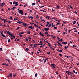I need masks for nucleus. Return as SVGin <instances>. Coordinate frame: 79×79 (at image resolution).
<instances>
[{
  "mask_svg": "<svg viewBox=\"0 0 79 79\" xmlns=\"http://www.w3.org/2000/svg\"><path fill=\"white\" fill-rule=\"evenodd\" d=\"M14 20L15 21H16V20H17V21H19V20L18 19L16 18H14Z\"/></svg>",
  "mask_w": 79,
  "mask_h": 79,
  "instance_id": "a211bd4d",
  "label": "nucleus"
},
{
  "mask_svg": "<svg viewBox=\"0 0 79 79\" xmlns=\"http://www.w3.org/2000/svg\"><path fill=\"white\" fill-rule=\"evenodd\" d=\"M48 37H50V36L52 37H53V35H50V34L48 35Z\"/></svg>",
  "mask_w": 79,
  "mask_h": 79,
  "instance_id": "6ab92c4d",
  "label": "nucleus"
},
{
  "mask_svg": "<svg viewBox=\"0 0 79 79\" xmlns=\"http://www.w3.org/2000/svg\"><path fill=\"white\" fill-rule=\"evenodd\" d=\"M15 8H16V7H13V8H12V10H14V9H15Z\"/></svg>",
  "mask_w": 79,
  "mask_h": 79,
  "instance_id": "8fccbe9b",
  "label": "nucleus"
},
{
  "mask_svg": "<svg viewBox=\"0 0 79 79\" xmlns=\"http://www.w3.org/2000/svg\"><path fill=\"white\" fill-rule=\"evenodd\" d=\"M0 32L1 34H2V35L3 37L6 38V36H5V35H3V31H0Z\"/></svg>",
  "mask_w": 79,
  "mask_h": 79,
  "instance_id": "7ed1b4c3",
  "label": "nucleus"
},
{
  "mask_svg": "<svg viewBox=\"0 0 79 79\" xmlns=\"http://www.w3.org/2000/svg\"><path fill=\"white\" fill-rule=\"evenodd\" d=\"M72 6H71L70 5V8H72Z\"/></svg>",
  "mask_w": 79,
  "mask_h": 79,
  "instance_id": "69168bd1",
  "label": "nucleus"
},
{
  "mask_svg": "<svg viewBox=\"0 0 79 79\" xmlns=\"http://www.w3.org/2000/svg\"><path fill=\"white\" fill-rule=\"evenodd\" d=\"M17 69V70H20V71H23V69Z\"/></svg>",
  "mask_w": 79,
  "mask_h": 79,
  "instance_id": "c85d7f7f",
  "label": "nucleus"
},
{
  "mask_svg": "<svg viewBox=\"0 0 79 79\" xmlns=\"http://www.w3.org/2000/svg\"><path fill=\"white\" fill-rule=\"evenodd\" d=\"M15 5L16 6H18V4L17 3L15 4Z\"/></svg>",
  "mask_w": 79,
  "mask_h": 79,
  "instance_id": "49530a36",
  "label": "nucleus"
},
{
  "mask_svg": "<svg viewBox=\"0 0 79 79\" xmlns=\"http://www.w3.org/2000/svg\"><path fill=\"white\" fill-rule=\"evenodd\" d=\"M51 26H52V23L49 25L48 27H51Z\"/></svg>",
  "mask_w": 79,
  "mask_h": 79,
  "instance_id": "473e14b6",
  "label": "nucleus"
},
{
  "mask_svg": "<svg viewBox=\"0 0 79 79\" xmlns=\"http://www.w3.org/2000/svg\"><path fill=\"white\" fill-rule=\"evenodd\" d=\"M39 34L40 35H41V36H42V37H44V35L41 32H39Z\"/></svg>",
  "mask_w": 79,
  "mask_h": 79,
  "instance_id": "1a4fd4ad",
  "label": "nucleus"
},
{
  "mask_svg": "<svg viewBox=\"0 0 79 79\" xmlns=\"http://www.w3.org/2000/svg\"><path fill=\"white\" fill-rule=\"evenodd\" d=\"M25 40H26V41H27H27H28V38H26L25 39Z\"/></svg>",
  "mask_w": 79,
  "mask_h": 79,
  "instance_id": "58836bf2",
  "label": "nucleus"
},
{
  "mask_svg": "<svg viewBox=\"0 0 79 79\" xmlns=\"http://www.w3.org/2000/svg\"><path fill=\"white\" fill-rule=\"evenodd\" d=\"M10 39H9V40H8V42H10Z\"/></svg>",
  "mask_w": 79,
  "mask_h": 79,
  "instance_id": "a18cd8bd",
  "label": "nucleus"
},
{
  "mask_svg": "<svg viewBox=\"0 0 79 79\" xmlns=\"http://www.w3.org/2000/svg\"><path fill=\"white\" fill-rule=\"evenodd\" d=\"M40 43L41 44H40V45H42L43 44V43L42 42V41H40Z\"/></svg>",
  "mask_w": 79,
  "mask_h": 79,
  "instance_id": "4468645a",
  "label": "nucleus"
},
{
  "mask_svg": "<svg viewBox=\"0 0 79 79\" xmlns=\"http://www.w3.org/2000/svg\"><path fill=\"white\" fill-rule=\"evenodd\" d=\"M58 44H59V45H60L61 47H62L63 46V45H61V44L60 43V42H59V41H57L56 42Z\"/></svg>",
  "mask_w": 79,
  "mask_h": 79,
  "instance_id": "9d476101",
  "label": "nucleus"
},
{
  "mask_svg": "<svg viewBox=\"0 0 79 79\" xmlns=\"http://www.w3.org/2000/svg\"><path fill=\"white\" fill-rule=\"evenodd\" d=\"M62 44H63L64 45H66L67 44V42H62Z\"/></svg>",
  "mask_w": 79,
  "mask_h": 79,
  "instance_id": "ddd939ff",
  "label": "nucleus"
},
{
  "mask_svg": "<svg viewBox=\"0 0 79 79\" xmlns=\"http://www.w3.org/2000/svg\"><path fill=\"white\" fill-rule=\"evenodd\" d=\"M34 26H35L36 27H38V26L36 24H35L34 25Z\"/></svg>",
  "mask_w": 79,
  "mask_h": 79,
  "instance_id": "b1692460",
  "label": "nucleus"
},
{
  "mask_svg": "<svg viewBox=\"0 0 79 79\" xmlns=\"http://www.w3.org/2000/svg\"><path fill=\"white\" fill-rule=\"evenodd\" d=\"M51 66H52V67H53V68H55V66H56V65H55V64H51Z\"/></svg>",
  "mask_w": 79,
  "mask_h": 79,
  "instance_id": "0eeeda50",
  "label": "nucleus"
},
{
  "mask_svg": "<svg viewBox=\"0 0 79 79\" xmlns=\"http://www.w3.org/2000/svg\"><path fill=\"white\" fill-rule=\"evenodd\" d=\"M27 34H30V31L28 30L27 32Z\"/></svg>",
  "mask_w": 79,
  "mask_h": 79,
  "instance_id": "aec40b11",
  "label": "nucleus"
},
{
  "mask_svg": "<svg viewBox=\"0 0 79 79\" xmlns=\"http://www.w3.org/2000/svg\"><path fill=\"white\" fill-rule=\"evenodd\" d=\"M28 39H29V40H32V38H30V37H28Z\"/></svg>",
  "mask_w": 79,
  "mask_h": 79,
  "instance_id": "c9c22d12",
  "label": "nucleus"
},
{
  "mask_svg": "<svg viewBox=\"0 0 79 79\" xmlns=\"http://www.w3.org/2000/svg\"><path fill=\"white\" fill-rule=\"evenodd\" d=\"M64 48H65L64 50H66V49H67V48H69L67 47V46H65Z\"/></svg>",
  "mask_w": 79,
  "mask_h": 79,
  "instance_id": "393cba45",
  "label": "nucleus"
},
{
  "mask_svg": "<svg viewBox=\"0 0 79 79\" xmlns=\"http://www.w3.org/2000/svg\"><path fill=\"white\" fill-rule=\"evenodd\" d=\"M40 11H43V12H44V13H46V11L45 10H40Z\"/></svg>",
  "mask_w": 79,
  "mask_h": 79,
  "instance_id": "5701e85b",
  "label": "nucleus"
},
{
  "mask_svg": "<svg viewBox=\"0 0 79 79\" xmlns=\"http://www.w3.org/2000/svg\"><path fill=\"white\" fill-rule=\"evenodd\" d=\"M17 3H18V2H13V4H14L15 5L16 4H17Z\"/></svg>",
  "mask_w": 79,
  "mask_h": 79,
  "instance_id": "f3484780",
  "label": "nucleus"
},
{
  "mask_svg": "<svg viewBox=\"0 0 79 79\" xmlns=\"http://www.w3.org/2000/svg\"><path fill=\"white\" fill-rule=\"evenodd\" d=\"M8 10H9V11H10L11 10V9L10 8H8Z\"/></svg>",
  "mask_w": 79,
  "mask_h": 79,
  "instance_id": "e2e57ef3",
  "label": "nucleus"
},
{
  "mask_svg": "<svg viewBox=\"0 0 79 79\" xmlns=\"http://www.w3.org/2000/svg\"><path fill=\"white\" fill-rule=\"evenodd\" d=\"M8 77H12V74L11 73H10L8 76Z\"/></svg>",
  "mask_w": 79,
  "mask_h": 79,
  "instance_id": "f8f14e48",
  "label": "nucleus"
},
{
  "mask_svg": "<svg viewBox=\"0 0 79 79\" xmlns=\"http://www.w3.org/2000/svg\"><path fill=\"white\" fill-rule=\"evenodd\" d=\"M24 34V32H21L19 34V35H21V34Z\"/></svg>",
  "mask_w": 79,
  "mask_h": 79,
  "instance_id": "2eb2a0df",
  "label": "nucleus"
},
{
  "mask_svg": "<svg viewBox=\"0 0 79 79\" xmlns=\"http://www.w3.org/2000/svg\"><path fill=\"white\" fill-rule=\"evenodd\" d=\"M49 27H48L47 28H44V30L45 31H46V32H48V30H49Z\"/></svg>",
  "mask_w": 79,
  "mask_h": 79,
  "instance_id": "39448f33",
  "label": "nucleus"
},
{
  "mask_svg": "<svg viewBox=\"0 0 79 79\" xmlns=\"http://www.w3.org/2000/svg\"><path fill=\"white\" fill-rule=\"evenodd\" d=\"M59 55L60 56V57H62V54H59Z\"/></svg>",
  "mask_w": 79,
  "mask_h": 79,
  "instance_id": "c756f323",
  "label": "nucleus"
},
{
  "mask_svg": "<svg viewBox=\"0 0 79 79\" xmlns=\"http://www.w3.org/2000/svg\"><path fill=\"white\" fill-rule=\"evenodd\" d=\"M26 50L27 51H29V49L28 48H26Z\"/></svg>",
  "mask_w": 79,
  "mask_h": 79,
  "instance_id": "2f4dec72",
  "label": "nucleus"
},
{
  "mask_svg": "<svg viewBox=\"0 0 79 79\" xmlns=\"http://www.w3.org/2000/svg\"><path fill=\"white\" fill-rule=\"evenodd\" d=\"M36 45H35V44H34V45H33V47H34L35 48H36V46H35Z\"/></svg>",
  "mask_w": 79,
  "mask_h": 79,
  "instance_id": "09e8293b",
  "label": "nucleus"
},
{
  "mask_svg": "<svg viewBox=\"0 0 79 79\" xmlns=\"http://www.w3.org/2000/svg\"><path fill=\"white\" fill-rule=\"evenodd\" d=\"M48 18V19H50V17L49 16H46V18Z\"/></svg>",
  "mask_w": 79,
  "mask_h": 79,
  "instance_id": "412c9836",
  "label": "nucleus"
},
{
  "mask_svg": "<svg viewBox=\"0 0 79 79\" xmlns=\"http://www.w3.org/2000/svg\"><path fill=\"white\" fill-rule=\"evenodd\" d=\"M14 37V38H15V36H14V35H13L12 36V37Z\"/></svg>",
  "mask_w": 79,
  "mask_h": 79,
  "instance_id": "338daca9",
  "label": "nucleus"
},
{
  "mask_svg": "<svg viewBox=\"0 0 79 79\" xmlns=\"http://www.w3.org/2000/svg\"><path fill=\"white\" fill-rule=\"evenodd\" d=\"M32 10H30V13H32Z\"/></svg>",
  "mask_w": 79,
  "mask_h": 79,
  "instance_id": "bf43d9fd",
  "label": "nucleus"
},
{
  "mask_svg": "<svg viewBox=\"0 0 79 79\" xmlns=\"http://www.w3.org/2000/svg\"><path fill=\"white\" fill-rule=\"evenodd\" d=\"M44 42H46V43H47V44H48V41H45V40H44Z\"/></svg>",
  "mask_w": 79,
  "mask_h": 79,
  "instance_id": "c03bdc74",
  "label": "nucleus"
},
{
  "mask_svg": "<svg viewBox=\"0 0 79 79\" xmlns=\"http://www.w3.org/2000/svg\"><path fill=\"white\" fill-rule=\"evenodd\" d=\"M2 65H3L4 66H8V64H6V63H4L2 64Z\"/></svg>",
  "mask_w": 79,
  "mask_h": 79,
  "instance_id": "423d86ee",
  "label": "nucleus"
},
{
  "mask_svg": "<svg viewBox=\"0 0 79 79\" xmlns=\"http://www.w3.org/2000/svg\"><path fill=\"white\" fill-rule=\"evenodd\" d=\"M1 11H4V10H3V9H1Z\"/></svg>",
  "mask_w": 79,
  "mask_h": 79,
  "instance_id": "052dcab7",
  "label": "nucleus"
},
{
  "mask_svg": "<svg viewBox=\"0 0 79 79\" xmlns=\"http://www.w3.org/2000/svg\"><path fill=\"white\" fill-rule=\"evenodd\" d=\"M48 23H47L46 25V27H47V26H48Z\"/></svg>",
  "mask_w": 79,
  "mask_h": 79,
  "instance_id": "864d4df0",
  "label": "nucleus"
},
{
  "mask_svg": "<svg viewBox=\"0 0 79 79\" xmlns=\"http://www.w3.org/2000/svg\"><path fill=\"white\" fill-rule=\"evenodd\" d=\"M4 5H3L2 3L0 5V6L1 7H3V6H4Z\"/></svg>",
  "mask_w": 79,
  "mask_h": 79,
  "instance_id": "4be33fe9",
  "label": "nucleus"
},
{
  "mask_svg": "<svg viewBox=\"0 0 79 79\" xmlns=\"http://www.w3.org/2000/svg\"><path fill=\"white\" fill-rule=\"evenodd\" d=\"M48 45H49V47H50V48H51V47H51V45H50V43H48Z\"/></svg>",
  "mask_w": 79,
  "mask_h": 79,
  "instance_id": "a878e982",
  "label": "nucleus"
},
{
  "mask_svg": "<svg viewBox=\"0 0 79 79\" xmlns=\"http://www.w3.org/2000/svg\"><path fill=\"white\" fill-rule=\"evenodd\" d=\"M59 41H60V42H62V41H63V39H60V40H59Z\"/></svg>",
  "mask_w": 79,
  "mask_h": 79,
  "instance_id": "72a5a7b5",
  "label": "nucleus"
},
{
  "mask_svg": "<svg viewBox=\"0 0 79 79\" xmlns=\"http://www.w3.org/2000/svg\"><path fill=\"white\" fill-rule=\"evenodd\" d=\"M58 52H62V50L59 49H57Z\"/></svg>",
  "mask_w": 79,
  "mask_h": 79,
  "instance_id": "dca6fc26",
  "label": "nucleus"
},
{
  "mask_svg": "<svg viewBox=\"0 0 79 79\" xmlns=\"http://www.w3.org/2000/svg\"><path fill=\"white\" fill-rule=\"evenodd\" d=\"M23 26H27L28 25H27V24H26V23H23Z\"/></svg>",
  "mask_w": 79,
  "mask_h": 79,
  "instance_id": "6e6552de",
  "label": "nucleus"
},
{
  "mask_svg": "<svg viewBox=\"0 0 79 79\" xmlns=\"http://www.w3.org/2000/svg\"><path fill=\"white\" fill-rule=\"evenodd\" d=\"M0 19L1 20H3V21H4V23H5V21H6V22H8V21L7 20H6V19H3L1 18Z\"/></svg>",
  "mask_w": 79,
  "mask_h": 79,
  "instance_id": "20e7f679",
  "label": "nucleus"
},
{
  "mask_svg": "<svg viewBox=\"0 0 79 79\" xmlns=\"http://www.w3.org/2000/svg\"><path fill=\"white\" fill-rule=\"evenodd\" d=\"M23 23V21L21 22V21H20L17 22V23H19V24H20Z\"/></svg>",
  "mask_w": 79,
  "mask_h": 79,
  "instance_id": "9b49d317",
  "label": "nucleus"
},
{
  "mask_svg": "<svg viewBox=\"0 0 79 79\" xmlns=\"http://www.w3.org/2000/svg\"><path fill=\"white\" fill-rule=\"evenodd\" d=\"M55 11V9L53 10V9H52V12H53V11Z\"/></svg>",
  "mask_w": 79,
  "mask_h": 79,
  "instance_id": "13d9d810",
  "label": "nucleus"
},
{
  "mask_svg": "<svg viewBox=\"0 0 79 79\" xmlns=\"http://www.w3.org/2000/svg\"><path fill=\"white\" fill-rule=\"evenodd\" d=\"M77 30H75L74 31V32H77Z\"/></svg>",
  "mask_w": 79,
  "mask_h": 79,
  "instance_id": "6e6d98bb",
  "label": "nucleus"
},
{
  "mask_svg": "<svg viewBox=\"0 0 79 79\" xmlns=\"http://www.w3.org/2000/svg\"><path fill=\"white\" fill-rule=\"evenodd\" d=\"M60 6H57L56 7V8H60Z\"/></svg>",
  "mask_w": 79,
  "mask_h": 79,
  "instance_id": "0e129e2a",
  "label": "nucleus"
},
{
  "mask_svg": "<svg viewBox=\"0 0 79 79\" xmlns=\"http://www.w3.org/2000/svg\"><path fill=\"white\" fill-rule=\"evenodd\" d=\"M37 73H36L35 74V77H37Z\"/></svg>",
  "mask_w": 79,
  "mask_h": 79,
  "instance_id": "4c0bfd02",
  "label": "nucleus"
},
{
  "mask_svg": "<svg viewBox=\"0 0 79 79\" xmlns=\"http://www.w3.org/2000/svg\"><path fill=\"white\" fill-rule=\"evenodd\" d=\"M76 22L75 21H74V22L73 23V24H76Z\"/></svg>",
  "mask_w": 79,
  "mask_h": 79,
  "instance_id": "7c9ffc66",
  "label": "nucleus"
},
{
  "mask_svg": "<svg viewBox=\"0 0 79 79\" xmlns=\"http://www.w3.org/2000/svg\"><path fill=\"white\" fill-rule=\"evenodd\" d=\"M0 51H2V48H0Z\"/></svg>",
  "mask_w": 79,
  "mask_h": 79,
  "instance_id": "5fc2aeb1",
  "label": "nucleus"
},
{
  "mask_svg": "<svg viewBox=\"0 0 79 79\" xmlns=\"http://www.w3.org/2000/svg\"><path fill=\"white\" fill-rule=\"evenodd\" d=\"M47 54H48L49 55H50V52H48L47 53Z\"/></svg>",
  "mask_w": 79,
  "mask_h": 79,
  "instance_id": "ea45409f",
  "label": "nucleus"
},
{
  "mask_svg": "<svg viewBox=\"0 0 79 79\" xmlns=\"http://www.w3.org/2000/svg\"><path fill=\"white\" fill-rule=\"evenodd\" d=\"M52 27H53V23H52Z\"/></svg>",
  "mask_w": 79,
  "mask_h": 79,
  "instance_id": "680f3d73",
  "label": "nucleus"
},
{
  "mask_svg": "<svg viewBox=\"0 0 79 79\" xmlns=\"http://www.w3.org/2000/svg\"><path fill=\"white\" fill-rule=\"evenodd\" d=\"M7 34H9V35H10V36H11V37H12L13 34H12V33H11V32L9 31H8L7 32Z\"/></svg>",
  "mask_w": 79,
  "mask_h": 79,
  "instance_id": "f03ea898",
  "label": "nucleus"
},
{
  "mask_svg": "<svg viewBox=\"0 0 79 79\" xmlns=\"http://www.w3.org/2000/svg\"><path fill=\"white\" fill-rule=\"evenodd\" d=\"M31 29H34V27H32L31 28Z\"/></svg>",
  "mask_w": 79,
  "mask_h": 79,
  "instance_id": "774afa93",
  "label": "nucleus"
},
{
  "mask_svg": "<svg viewBox=\"0 0 79 79\" xmlns=\"http://www.w3.org/2000/svg\"><path fill=\"white\" fill-rule=\"evenodd\" d=\"M30 24H31V25H33V24H34V23H30Z\"/></svg>",
  "mask_w": 79,
  "mask_h": 79,
  "instance_id": "603ef678",
  "label": "nucleus"
},
{
  "mask_svg": "<svg viewBox=\"0 0 79 79\" xmlns=\"http://www.w3.org/2000/svg\"><path fill=\"white\" fill-rule=\"evenodd\" d=\"M53 37V39H55L56 37H55V36H54L52 37Z\"/></svg>",
  "mask_w": 79,
  "mask_h": 79,
  "instance_id": "4d7b16f0",
  "label": "nucleus"
},
{
  "mask_svg": "<svg viewBox=\"0 0 79 79\" xmlns=\"http://www.w3.org/2000/svg\"><path fill=\"white\" fill-rule=\"evenodd\" d=\"M71 30H69L68 31V33H70V32H71Z\"/></svg>",
  "mask_w": 79,
  "mask_h": 79,
  "instance_id": "37998d69",
  "label": "nucleus"
},
{
  "mask_svg": "<svg viewBox=\"0 0 79 79\" xmlns=\"http://www.w3.org/2000/svg\"><path fill=\"white\" fill-rule=\"evenodd\" d=\"M18 13H20V14H21L22 15H23V11L22 10H19L18 11Z\"/></svg>",
  "mask_w": 79,
  "mask_h": 79,
  "instance_id": "f257e3e1",
  "label": "nucleus"
},
{
  "mask_svg": "<svg viewBox=\"0 0 79 79\" xmlns=\"http://www.w3.org/2000/svg\"><path fill=\"white\" fill-rule=\"evenodd\" d=\"M69 74H70L69 71H68V72L67 73L68 75H69Z\"/></svg>",
  "mask_w": 79,
  "mask_h": 79,
  "instance_id": "a19ab883",
  "label": "nucleus"
},
{
  "mask_svg": "<svg viewBox=\"0 0 79 79\" xmlns=\"http://www.w3.org/2000/svg\"><path fill=\"white\" fill-rule=\"evenodd\" d=\"M42 21H44V22H45V20H44V19H41Z\"/></svg>",
  "mask_w": 79,
  "mask_h": 79,
  "instance_id": "de8ad7c7",
  "label": "nucleus"
},
{
  "mask_svg": "<svg viewBox=\"0 0 79 79\" xmlns=\"http://www.w3.org/2000/svg\"><path fill=\"white\" fill-rule=\"evenodd\" d=\"M54 29H57V27H54Z\"/></svg>",
  "mask_w": 79,
  "mask_h": 79,
  "instance_id": "79ce46f5",
  "label": "nucleus"
},
{
  "mask_svg": "<svg viewBox=\"0 0 79 79\" xmlns=\"http://www.w3.org/2000/svg\"><path fill=\"white\" fill-rule=\"evenodd\" d=\"M57 39L58 40H60V38L58 37H57Z\"/></svg>",
  "mask_w": 79,
  "mask_h": 79,
  "instance_id": "3c124183",
  "label": "nucleus"
},
{
  "mask_svg": "<svg viewBox=\"0 0 79 79\" xmlns=\"http://www.w3.org/2000/svg\"><path fill=\"white\" fill-rule=\"evenodd\" d=\"M40 45V44H35V45Z\"/></svg>",
  "mask_w": 79,
  "mask_h": 79,
  "instance_id": "e433bc0d",
  "label": "nucleus"
},
{
  "mask_svg": "<svg viewBox=\"0 0 79 79\" xmlns=\"http://www.w3.org/2000/svg\"><path fill=\"white\" fill-rule=\"evenodd\" d=\"M39 7H40L41 8H44V6H39Z\"/></svg>",
  "mask_w": 79,
  "mask_h": 79,
  "instance_id": "cd10ccee",
  "label": "nucleus"
},
{
  "mask_svg": "<svg viewBox=\"0 0 79 79\" xmlns=\"http://www.w3.org/2000/svg\"><path fill=\"white\" fill-rule=\"evenodd\" d=\"M35 5V3H32V5L33 6V5Z\"/></svg>",
  "mask_w": 79,
  "mask_h": 79,
  "instance_id": "f704fd0d",
  "label": "nucleus"
},
{
  "mask_svg": "<svg viewBox=\"0 0 79 79\" xmlns=\"http://www.w3.org/2000/svg\"><path fill=\"white\" fill-rule=\"evenodd\" d=\"M32 26H29L28 27V28H29V29H31V28L32 27Z\"/></svg>",
  "mask_w": 79,
  "mask_h": 79,
  "instance_id": "bb28decb",
  "label": "nucleus"
}]
</instances>
